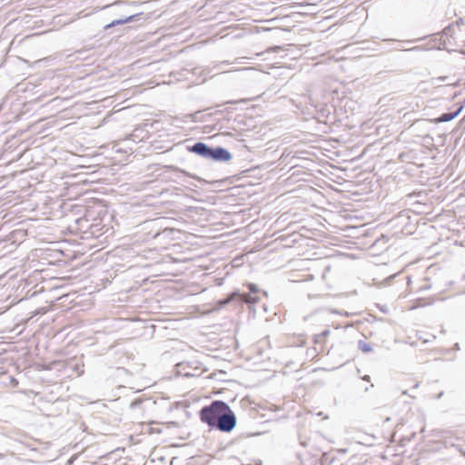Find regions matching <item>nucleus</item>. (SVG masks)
<instances>
[{
    "label": "nucleus",
    "instance_id": "nucleus-1",
    "mask_svg": "<svg viewBox=\"0 0 465 465\" xmlns=\"http://www.w3.org/2000/svg\"><path fill=\"white\" fill-rule=\"evenodd\" d=\"M205 420L210 425L216 422L217 428L225 432L231 431L236 425L234 414L223 401H214L209 408H205Z\"/></svg>",
    "mask_w": 465,
    "mask_h": 465
},
{
    "label": "nucleus",
    "instance_id": "nucleus-13",
    "mask_svg": "<svg viewBox=\"0 0 465 465\" xmlns=\"http://www.w3.org/2000/svg\"><path fill=\"white\" fill-rule=\"evenodd\" d=\"M247 288L250 290V292L252 294H258V292H259L258 287L255 284H253V283H248L247 284Z\"/></svg>",
    "mask_w": 465,
    "mask_h": 465
},
{
    "label": "nucleus",
    "instance_id": "nucleus-16",
    "mask_svg": "<svg viewBox=\"0 0 465 465\" xmlns=\"http://www.w3.org/2000/svg\"><path fill=\"white\" fill-rule=\"evenodd\" d=\"M193 179H196L200 183H203V179L197 177V176H192Z\"/></svg>",
    "mask_w": 465,
    "mask_h": 465
},
{
    "label": "nucleus",
    "instance_id": "nucleus-11",
    "mask_svg": "<svg viewBox=\"0 0 465 465\" xmlns=\"http://www.w3.org/2000/svg\"><path fill=\"white\" fill-rule=\"evenodd\" d=\"M187 149L190 152L195 153L200 156H203V142L199 141L195 143L193 145H187Z\"/></svg>",
    "mask_w": 465,
    "mask_h": 465
},
{
    "label": "nucleus",
    "instance_id": "nucleus-7",
    "mask_svg": "<svg viewBox=\"0 0 465 465\" xmlns=\"http://www.w3.org/2000/svg\"><path fill=\"white\" fill-rule=\"evenodd\" d=\"M205 156L212 157L216 161L227 162L231 159V153L223 148H207L205 146Z\"/></svg>",
    "mask_w": 465,
    "mask_h": 465
},
{
    "label": "nucleus",
    "instance_id": "nucleus-4",
    "mask_svg": "<svg viewBox=\"0 0 465 465\" xmlns=\"http://www.w3.org/2000/svg\"><path fill=\"white\" fill-rule=\"evenodd\" d=\"M183 72V75L185 77V79L193 84L197 85L203 83V67L197 66L192 68H184Z\"/></svg>",
    "mask_w": 465,
    "mask_h": 465
},
{
    "label": "nucleus",
    "instance_id": "nucleus-12",
    "mask_svg": "<svg viewBox=\"0 0 465 465\" xmlns=\"http://www.w3.org/2000/svg\"><path fill=\"white\" fill-rule=\"evenodd\" d=\"M242 299L246 302V303H255L259 301V297L257 296V294H242Z\"/></svg>",
    "mask_w": 465,
    "mask_h": 465
},
{
    "label": "nucleus",
    "instance_id": "nucleus-17",
    "mask_svg": "<svg viewBox=\"0 0 465 465\" xmlns=\"http://www.w3.org/2000/svg\"><path fill=\"white\" fill-rule=\"evenodd\" d=\"M131 137L134 139V137H136V134H132Z\"/></svg>",
    "mask_w": 465,
    "mask_h": 465
},
{
    "label": "nucleus",
    "instance_id": "nucleus-2",
    "mask_svg": "<svg viewBox=\"0 0 465 465\" xmlns=\"http://www.w3.org/2000/svg\"><path fill=\"white\" fill-rule=\"evenodd\" d=\"M167 404L165 399L152 400L144 395L134 399L129 405L130 410H140L142 413L145 411H156L158 408L163 409Z\"/></svg>",
    "mask_w": 465,
    "mask_h": 465
},
{
    "label": "nucleus",
    "instance_id": "nucleus-10",
    "mask_svg": "<svg viewBox=\"0 0 465 465\" xmlns=\"http://www.w3.org/2000/svg\"><path fill=\"white\" fill-rule=\"evenodd\" d=\"M58 363H67V361H52L46 370H55L58 371H65L68 374L67 366H60Z\"/></svg>",
    "mask_w": 465,
    "mask_h": 465
},
{
    "label": "nucleus",
    "instance_id": "nucleus-6",
    "mask_svg": "<svg viewBox=\"0 0 465 465\" xmlns=\"http://www.w3.org/2000/svg\"><path fill=\"white\" fill-rule=\"evenodd\" d=\"M60 366H67L68 376H70L73 372L77 376H81L84 373V361L82 360H76L75 358H72L67 360V363H58Z\"/></svg>",
    "mask_w": 465,
    "mask_h": 465
},
{
    "label": "nucleus",
    "instance_id": "nucleus-3",
    "mask_svg": "<svg viewBox=\"0 0 465 465\" xmlns=\"http://www.w3.org/2000/svg\"><path fill=\"white\" fill-rule=\"evenodd\" d=\"M176 371L184 377H199L203 373V367L201 362L196 365L193 362H181L176 365Z\"/></svg>",
    "mask_w": 465,
    "mask_h": 465
},
{
    "label": "nucleus",
    "instance_id": "nucleus-9",
    "mask_svg": "<svg viewBox=\"0 0 465 465\" xmlns=\"http://www.w3.org/2000/svg\"><path fill=\"white\" fill-rule=\"evenodd\" d=\"M460 111H461V107L458 111H456L454 113L443 114L439 118L435 119L434 122L435 123H442V122L451 121L452 119H454L460 113Z\"/></svg>",
    "mask_w": 465,
    "mask_h": 465
},
{
    "label": "nucleus",
    "instance_id": "nucleus-15",
    "mask_svg": "<svg viewBox=\"0 0 465 465\" xmlns=\"http://www.w3.org/2000/svg\"><path fill=\"white\" fill-rule=\"evenodd\" d=\"M198 416H199L200 420L202 422H203V416H204L203 407L198 411Z\"/></svg>",
    "mask_w": 465,
    "mask_h": 465
},
{
    "label": "nucleus",
    "instance_id": "nucleus-8",
    "mask_svg": "<svg viewBox=\"0 0 465 465\" xmlns=\"http://www.w3.org/2000/svg\"><path fill=\"white\" fill-rule=\"evenodd\" d=\"M137 15H129V16H125V17H123V18H120V19L114 20L111 23H109L108 25H104V30H108L109 28L114 27L116 25H124L126 23L133 22V21L135 20V17Z\"/></svg>",
    "mask_w": 465,
    "mask_h": 465
},
{
    "label": "nucleus",
    "instance_id": "nucleus-5",
    "mask_svg": "<svg viewBox=\"0 0 465 465\" xmlns=\"http://www.w3.org/2000/svg\"><path fill=\"white\" fill-rule=\"evenodd\" d=\"M444 34L446 37L452 38L456 45H465V30L461 26L456 25L449 27Z\"/></svg>",
    "mask_w": 465,
    "mask_h": 465
},
{
    "label": "nucleus",
    "instance_id": "nucleus-14",
    "mask_svg": "<svg viewBox=\"0 0 465 465\" xmlns=\"http://www.w3.org/2000/svg\"><path fill=\"white\" fill-rule=\"evenodd\" d=\"M281 50H282V46H280V45H275V46H272V47L267 48V49H266V52H267V53H271V52H274V53H275V52H279V51H281Z\"/></svg>",
    "mask_w": 465,
    "mask_h": 465
}]
</instances>
